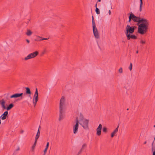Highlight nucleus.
Segmentation results:
<instances>
[{
	"mask_svg": "<svg viewBox=\"0 0 155 155\" xmlns=\"http://www.w3.org/2000/svg\"><path fill=\"white\" fill-rule=\"evenodd\" d=\"M132 16L133 20L135 22H137L138 33L142 35L144 34L148 29V21L146 19L136 16L132 13Z\"/></svg>",
	"mask_w": 155,
	"mask_h": 155,
	"instance_id": "nucleus-1",
	"label": "nucleus"
},
{
	"mask_svg": "<svg viewBox=\"0 0 155 155\" xmlns=\"http://www.w3.org/2000/svg\"><path fill=\"white\" fill-rule=\"evenodd\" d=\"M59 120H62L64 117V111L66 109V99L64 96H62L59 102Z\"/></svg>",
	"mask_w": 155,
	"mask_h": 155,
	"instance_id": "nucleus-2",
	"label": "nucleus"
},
{
	"mask_svg": "<svg viewBox=\"0 0 155 155\" xmlns=\"http://www.w3.org/2000/svg\"><path fill=\"white\" fill-rule=\"evenodd\" d=\"M136 28V27L134 26H130L129 25H127L126 28V31L125 32L126 35L129 34H132Z\"/></svg>",
	"mask_w": 155,
	"mask_h": 155,
	"instance_id": "nucleus-3",
	"label": "nucleus"
},
{
	"mask_svg": "<svg viewBox=\"0 0 155 155\" xmlns=\"http://www.w3.org/2000/svg\"><path fill=\"white\" fill-rule=\"evenodd\" d=\"M38 89L36 88L32 100L33 103L34 107L35 106L37 103L38 100Z\"/></svg>",
	"mask_w": 155,
	"mask_h": 155,
	"instance_id": "nucleus-4",
	"label": "nucleus"
},
{
	"mask_svg": "<svg viewBox=\"0 0 155 155\" xmlns=\"http://www.w3.org/2000/svg\"><path fill=\"white\" fill-rule=\"evenodd\" d=\"M38 54V51H35L29 54L28 56L25 57L24 59L25 60H28L34 58L36 57Z\"/></svg>",
	"mask_w": 155,
	"mask_h": 155,
	"instance_id": "nucleus-5",
	"label": "nucleus"
},
{
	"mask_svg": "<svg viewBox=\"0 0 155 155\" xmlns=\"http://www.w3.org/2000/svg\"><path fill=\"white\" fill-rule=\"evenodd\" d=\"M80 124L84 129L87 128V120L84 118H82L80 121Z\"/></svg>",
	"mask_w": 155,
	"mask_h": 155,
	"instance_id": "nucleus-6",
	"label": "nucleus"
},
{
	"mask_svg": "<svg viewBox=\"0 0 155 155\" xmlns=\"http://www.w3.org/2000/svg\"><path fill=\"white\" fill-rule=\"evenodd\" d=\"M93 33L95 37L97 39L99 38V35L96 25L93 26Z\"/></svg>",
	"mask_w": 155,
	"mask_h": 155,
	"instance_id": "nucleus-7",
	"label": "nucleus"
},
{
	"mask_svg": "<svg viewBox=\"0 0 155 155\" xmlns=\"http://www.w3.org/2000/svg\"><path fill=\"white\" fill-rule=\"evenodd\" d=\"M78 120H77L75 124L73 127V132L74 134H76L77 133L78 128Z\"/></svg>",
	"mask_w": 155,
	"mask_h": 155,
	"instance_id": "nucleus-8",
	"label": "nucleus"
},
{
	"mask_svg": "<svg viewBox=\"0 0 155 155\" xmlns=\"http://www.w3.org/2000/svg\"><path fill=\"white\" fill-rule=\"evenodd\" d=\"M102 126L101 124H100L97 129V135L100 136L101 134V130Z\"/></svg>",
	"mask_w": 155,
	"mask_h": 155,
	"instance_id": "nucleus-9",
	"label": "nucleus"
},
{
	"mask_svg": "<svg viewBox=\"0 0 155 155\" xmlns=\"http://www.w3.org/2000/svg\"><path fill=\"white\" fill-rule=\"evenodd\" d=\"M151 151L153 152V155H155V136L154 140L152 143Z\"/></svg>",
	"mask_w": 155,
	"mask_h": 155,
	"instance_id": "nucleus-10",
	"label": "nucleus"
},
{
	"mask_svg": "<svg viewBox=\"0 0 155 155\" xmlns=\"http://www.w3.org/2000/svg\"><path fill=\"white\" fill-rule=\"evenodd\" d=\"M23 93H22L20 94L16 93L11 96L10 97V98H18L22 96L23 95Z\"/></svg>",
	"mask_w": 155,
	"mask_h": 155,
	"instance_id": "nucleus-11",
	"label": "nucleus"
},
{
	"mask_svg": "<svg viewBox=\"0 0 155 155\" xmlns=\"http://www.w3.org/2000/svg\"><path fill=\"white\" fill-rule=\"evenodd\" d=\"M127 37V40H130V39H136L137 38V36L134 35H130V34H129V35H126Z\"/></svg>",
	"mask_w": 155,
	"mask_h": 155,
	"instance_id": "nucleus-12",
	"label": "nucleus"
},
{
	"mask_svg": "<svg viewBox=\"0 0 155 155\" xmlns=\"http://www.w3.org/2000/svg\"><path fill=\"white\" fill-rule=\"evenodd\" d=\"M8 114V112L7 111L5 112L0 117V118L2 120H5Z\"/></svg>",
	"mask_w": 155,
	"mask_h": 155,
	"instance_id": "nucleus-13",
	"label": "nucleus"
},
{
	"mask_svg": "<svg viewBox=\"0 0 155 155\" xmlns=\"http://www.w3.org/2000/svg\"><path fill=\"white\" fill-rule=\"evenodd\" d=\"M119 125V124H118V125L117 127L114 130L111 134V137H113L114 136L115 134L118 132Z\"/></svg>",
	"mask_w": 155,
	"mask_h": 155,
	"instance_id": "nucleus-14",
	"label": "nucleus"
},
{
	"mask_svg": "<svg viewBox=\"0 0 155 155\" xmlns=\"http://www.w3.org/2000/svg\"><path fill=\"white\" fill-rule=\"evenodd\" d=\"M0 104L2 105V107L4 109H6V107L5 106V101L4 99H2L0 101Z\"/></svg>",
	"mask_w": 155,
	"mask_h": 155,
	"instance_id": "nucleus-15",
	"label": "nucleus"
},
{
	"mask_svg": "<svg viewBox=\"0 0 155 155\" xmlns=\"http://www.w3.org/2000/svg\"><path fill=\"white\" fill-rule=\"evenodd\" d=\"M25 89H26V94H29V96L30 97L31 92L30 88L28 87H26L25 88Z\"/></svg>",
	"mask_w": 155,
	"mask_h": 155,
	"instance_id": "nucleus-16",
	"label": "nucleus"
},
{
	"mask_svg": "<svg viewBox=\"0 0 155 155\" xmlns=\"http://www.w3.org/2000/svg\"><path fill=\"white\" fill-rule=\"evenodd\" d=\"M41 38V37L39 36H37V37L36 39L35 40L36 41H41L42 40H48V38H42V39H39Z\"/></svg>",
	"mask_w": 155,
	"mask_h": 155,
	"instance_id": "nucleus-17",
	"label": "nucleus"
},
{
	"mask_svg": "<svg viewBox=\"0 0 155 155\" xmlns=\"http://www.w3.org/2000/svg\"><path fill=\"white\" fill-rule=\"evenodd\" d=\"M37 141H35V143H34L33 145V146L31 148V150L33 152H34V151H35V147Z\"/></svg>",
	"mask_w": 155,
	"mask_h": 155,
	"instance_id": "nucleus-18",
	"label": "nucleus"
},
{
	"mask_svg": "<svg viewBox=\"0 0 155 155\" xmlns=\"http://www.w3.org/2000/svg\"><path fill=\"white\" fill-rule=\"evenodd\" d=\"M49 143L48 142L47 143V144H46L45 148V149L44 151V153H45V154H46V153L47 152V150H48V147H49Z\"/></svg>",
	"mask_w": 155,
	"mask_h": 155,
	"instance_id": "nucleus-19",
	"label": "nucleus"
},
{
	"mask_svg": "<svg viewBox=\"0 0 155 155\" xmlns=\"http://www.w3.org/2000/svg\"><path fill=\"white\" fill-rule=\"evenodd\" d=\"M40 135V131H38L36 135L35 138V141H37L38 139V138Z\"/></svg>",
	"mask_w": 155,
	"mask_h": 155,
	"instance_id": "nucleus-20",
	"label": "nucleus"
},
{
	"mask_svg": "<svg viewBox=\"0 0 155 155\" xmlns=\"http://www.w3.org/2000/svg\"><path fill=\"white\" fill-rule=\"evenodd\" d=\"M86 147V144H84L83 145V146H82V148H81V150L78 152V154H80L81 152L83 150L84 148V147Z\"/></svg>",
	"mask_w": 155,
	"mask_h": 155,
	"instance_id": "nucleus-21",
	"label": "nucleus"
},
{
	"mask_svg": "<svg viewBox=\"0 0 155 155\" xmlns=\"http://www.w3.org/2000/svg\"><path fill=\"white\" fill-rule=\"evenodd\" d=\"M86 147V144H84L83 145V146H82V148H81V150L78 152V154H80L81 152L83 150L84 148V147Z\"/></svg>",
	"mask_w": 155,
	"mask_h": 155,
	"instance_id": "nucleus-22",
	"label": "nucleus"
},
{
	"mask_svg": "<svg viewBox=\"0 0 155 155\" xmlns=\"http://www.w3.org/2000/svg\"><path fill=\"white\" fill-rule=\"evenodd\" d=\"M32 33V32L30 30H28L26 33V35L28 36H30Z\"/></svg>",
	"mask_w": 155,
	"mask_h": 155,
	"instance_id": "nucleus-23",
	"label": "nucleus"
},
{
	"mask_svg": "<svg viewBox=\"0 0 155 155\" xmlns=\"http://www.w3.org/2000/svg\"><path fill=\"white\" fill-rule=\"evenodd\" d=\"M14 105L13 104H10L8 107L6 108L7 110H9L12 109Z\"/></svg>",
	"mask_w": 155,
	"mask_h": 155,
	"instance_id": "nucleus-24",
	"label": "nucleus"
},
{
	"mask_svg": "<svg viewBox=\"0 0 155 155\" xmlns=\"http://www.w3.org/2000/svg\"><path fill=\"white\" fill-rule=\"evenodd\" d=\"M132 19L133 20V18H132V13H131L130 14V15L129 17L128 22H130L131 21Z\"/></svg>",
	"mask_w": 155,
	"mask_h": 155,
	"instance_id": "nucleus-25",
	"label": "nucleus"
},
{
	"mask_svg": "<svg viewBox=\"0 0 155 155\" xmlns=\"http://www.w3.org/2000/svg\"><path fill=\"white\" fill-rule=\"evenodd\" d=\"M140 0V11L141 12L142 11V5H143V2L142 0Z\"/></svg>",
	"mask_w": 155,
	"mask_h": 155,
	"instance_id": "nucleus-26",
	"label": "nucleus"
},
{
	"mask_svg": "<svg viewBox=\"0 0 155 155\" xmlns=\"http://www.w3.org/2000/svg\"><path fill=\"white\" fill-rule=\"evenodd\" d=\"M92 22L93 26H95V24L94 22V18L93 16H92Z\"/></svg>",
	"mask_w": 155,
	"mask_h": 155,
	"instance_id": "nucleus-27",
	"label": "nucleus"
},
{
	"mask_svg": "<svg viewBox=\"0 0 155 155\" xmlns=\"http://www.w3.org/2000/svg\"><path fill=\"white\" fill-rule=\"evenodd\" d=\"M95 12L97 15L99 14L100 13V10L97 7L96 8Z\"/></svg>",
	"mask_w": 155,
	"mask_h": 155,
	"instance_id": "nucleus-28",
	"label": "nucleus"
},
{
	"mask_svg": "<svg viewBox=\"0 0 155 155\" xmlns=\"http://www.w3.org/2000/svg\"><path fill=\"white\" fill-rule=\"evenodd\" d=\"M103 131L104 133H106L107 132V129L106 127H104L103 128Z\"/></svg>",
	"mask_w": 155,
	"mask_h": 155,
	"instance_id": "nucleus-29",
	"label": "nucleus"
},
{
	"mask_svg": "<svg viewBox=\"0 0 155 155\" xmlns=\"http://www.w3.org/2000/svg\"><path fill=\"white\" fill-rule=\"evenodd\" d=\"M132 68V63H130V65L129 67V69L131 71Z\"/></svg>",
	"mask_w": 155,
	"mask_h": 155,
	"instance_id": "nucleus-30",
	"label": "nucleus"
},
{
	"mask_svg": "<svg viewBox=\"0 0 155 155\" xmlns=\"http://www.w3.org/2000/svg\"><path fill=\"white\" fill-rule=\"evenodd\" d=\"M119 72L120 73H122L123 72V69L122 68H120L118 70Z\"/></svg>",
	"mask_w": 155,
	"mask_h": 155,
	"instance_id": "nucleus-31",
	"label": "nucleus"
},
{
	"mask_svg": "<svg viewBox=\"0 0 155 155\" xmlns=\"http://www.w3.org/2000/svg\"><path fill=\"white\" fill-rule=\"evenodd\" d=\"M140 43L142 44H144L145 43V41L141 40L140 41Z\"/></svg>",
	"mask_w": 155,
	"mask_h": 155,
	"instance_id": "nucleus-32",
	"label": "nucleus"
},
{
	"mask_svg": "<svg viewBox=\"0 0 155 155\" xmlns=\"http://www.w3.org/2000/svg\"><path fill=\"white\" fill-rule=\"evenodd\" d=\"M26 41H27L28 43H29L30 41H29L28 40V39H26Z\"/></svg>",
	"mask_w": 155,
	"mask_h": 155,
	"instance_id": "nucleus-33",
	"label": "nucleus"
},
{
	"mask_svg": "<svg viewBox=\"0 0 155 155\" xmlns=\"http://www.w3.org/2000/svg\"><path fill=\"white\" fill-rule=\"evenodd\" d=\"M20 149V148L19 147H18L17 149H16V151H18V150H19Z\"/></svg>",
	"mask_w": 155,
	"mask_h": 155,
	"instance_id": "nucleus-34",
	"label": "nucleus"
},
{
	"mask_svg": "<svg viewBox=\"0 0 155 155\" xmlns=\"http://www.w3.org/2000/svg\"><path fill=\"white\" fill-rule=\"evenodd\" d=\"M45 51H44L42 52V54H44L45 53Z\"/></svg>",
	"mask_w": 155,
	"mask_h": 155,
	"instance_id": "nucleus-35",
	"label": "nucleus"
},
{
	"mask_svg": "<svg viewBox=\"0 0 155 155\" xmlns=\"http://www.w3.org/2000/svg\"><path fill=\"white\" fill-rule=\"evenodd\" d=\"M109 13L110 15V14H111V11H110V10H109Z\"/></svg>",
	"mask_w": 155,
	"mask_h": 155,
	"instance_id": "nucleus-36",
	"label": "nucleus"
},
{
	"mask_svg": "<svg viewBox=\"0 0 155 155\" xmlns=\"http://www.w3.org/2000/svg\"><path fill=\"white\" fill-rule=\"evenodd\" d=\"M147 143V141H145L144 143H143V144H146Z\"/></svg>",
	"mask_w": 155,
	"mask_h": 155,
	"instance_id": "nucleus-37",
	"label": "nucleus"
},
{
	"mask_svg": "<svg viewBox=\"0 0 155 155\" xmlns=\"http://www.w3.org/2000/svg\"><path fill=\"white\" fill-rule=\"evenodd\" d=\"M24 132V130H22L21 131V133H23Z\"/></svg>",
	"mask_w": 155,
	"mask_h": 155,
	"instance_id": "nucleus-38",
	"label": "nucleus"
},
{
	"mask_svg": "<svg viewBox=\"0 0 155 155\" xmlns=\"http://www.w3.org/2000/svg\"><path fill=\"white\" fill-rule=\"evenodd\" d=\"M40 128V126H39V128H38V131H40V130H39V129Z\"/></svg>",
	"mask_w": 155,
	"mask_h": 155,
	"instance_id": "nucleus-39",
	"label": "nucleus"
},
{
	"mask_svg": "<svg viewBox=\"0 0 155 155\" xmlns=\"http://www.w3.org/2000/svg\"><path fill=\"white\" fill-rule=\"evenodd\" d=\"M95 7L96 8L97 7V4H96L95 5Z\"/></svg>",
	"mask_w": 155,
	"mask_h": 155,
	"instance_id": "nucleus-40",
	"label": "nucleus"
},
{
	"mask_svg": "<svg viewBox=\"0 0 155 155\" xmlns=\"http://www.w3.org/2000/svg\"><path fill=\"white\" fill-rule=\"evenodd\" d=\"M101 1V0H98V2H100Z\"/></svg>",
	"mask_w": 155,
	"mask_h": 155,
	"instance_id": "nucleus-41",
	"label": "nucleus"
},
{
	"mask_svg": "<svg viewBox=\"0 0 155 155\" xmlns=\"http://www.w3.org/2000/svg\"><path fill=\"white\" fill-rule=\"evenodd\" d=\"M136 53H138V51H136Z\"/></svg>",
	"mask_w": 155,
	"mask_h": 155,
	"instance_id": "nucleus-42",
	"label": "nucleus"
},
{
	"mask_svg": "<svg viewBox=\"0 0 155 155\" xmlns=\"http://www.w3.org/2000/svg\"><path fill=\"white\" fill-rule=\"evenodd\" d=\"M42 38H42V37H41V38H40V39H42Z\"/></svg>",
	"mask_w": 155,
	"mask_h": 155,
	"instance_id": "nucleus-43",
	"label": "nucleus"
},
{
	"mask_svg": "<svg viewBox=\"0 0 155 155\" xmlns=\"http://www.w3.org/2000/svg\"><path fill=\"white\" fill-rule=\"evenodd\" d=\"M127 110H129V108H127Z\"/></svg>",
	"mask_w": 155,
	"mask_h": 155,
	"instance_id": "nucleus-44",
	"label": "nucleus"
},
{
	"mask_svg": "<svg viewBox=\"0 0 155 155\" xmlns=\"http://www.w3.org/2000/svg\"><path fill=\"white\" fill-rule=\"evenodd\" d=\"M153 127H155V125H154Z\"/></svg>",
	"mask_w": 155,
	"mask_h": 155,
	"instance_id": "nucleus-45",
	"label": "nucleus"
},
{
	"mask_svg": "<svg viewBox=\"0 0 155 155\" xmlns=\"http://www.w3.org/2000/svg\"><path fill=\"white\" fill-rule=\"evenodd\" d=\"M43 155H45V153H44Z\"/></svg>",
	"mask_w": 155,
	"mask_h": 155,
	"instance_id": "nucleus-46",
	"label": "nucleus"
}]
</instances>
